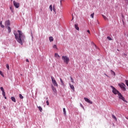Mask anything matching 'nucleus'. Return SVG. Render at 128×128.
I'll return each mask as SVG.
<instances>
[{"mask_svg":"<svg viewBox=\"0 0 128 128\" xmlns=\"http://www.w3.org/2000/svg\"><path fill=\"white\" fill-rule=\"evenodd\" d=\"M14 35L18 42L22 45L23 42H24V40H26V36H24V33L22 31L18 30L14 32Z\"/></svg>","mask_w":128,"mask_h":128,"instance_id":"obj_1","label":"nucleus"},{"mask_svg":"<svg viewBox=\"0 0 128 128\" xmlns=\"http://www.w3.org/2000/svg\"><path fill=\"white\" fill-rule=\"evenodd\" d=\"M62 60L66 62V64H68V62H70V58L67 56H62Z\"/></svg>","mask_w":128,"mask_h":128,"instance_id":"obj_2","label":"nucleus"},{"mask_svg":"<svg viewBox=\"0 0 128 128\" xmlns=\"http://www.w3.org/2000/svg\"><path fill=\"white\" fill-rule=\"evenodd\" d=\"M110 88H112V92H113V94H118V96L120 94V92H118V90H116V88L114 87L113 86H111Z\"/></svg>","mask_w":128,"mask_h":128,"instance_id":"obj_3","label":"nucleus"},{"mask_svg":"<svg viewBox=\"0 0 128 128\" xmlns=\"http://www.w3.org/2000/svg\"><path fill=\"white\" fill-rule=\"evenodd\" d=\"M51 80L52 81V84H53L54 86H58V82H56V79H54V76H51Z\"/></svg>","mask_w":128,"mask_h":128,"instance_id":"obj_4","label":"nucleus"},{"mask_svg":"<svg viewBox=\"0 0 128 128\" xmlns=\"http://www.w3.org/2000/svg\"><path fill=\"white\" fill-rule=\"evenodd\" d=\"M119 86L122 90H126V85L124 83H120L118 84Z\"/></svg>","mask_w":128,"mask_h":128,"instance_id":"obj_5","label":"nucleus"},{"mask_svg":"<svg viewBox=\"0 0 128 128\" xmlns=\"http://www.w3.org/2000/svg\"><path fill=\"white\" fill-rule=\"evenodd\" d=\"M118 96V98L120 100H123V102H126V104H128V101L126 100V98H124V96H122V94H119Z\"/></svg>","mask_w":128,"mask_h":128,"instance_id":"obj_6","label":"nucleus"},{"mask_svg":"<svg viewBox=\"0 0 128 128\" xmlns=\"http://www.w3.org/2000/svg\"><path fill=\"white\" fill-rule=\"evenodd\" d=\"M13 4L16 8H20V3L16 2V1L13 2Z\"/></svg>","mask_w":128,"mask_h":128,"instance_id":"obj_7","label":"nucleus"},{"mask_svg":"<svg viewBox=\"0 0 128 128\" xmlns=\"http://www.w3.org/2000/svg\"><path fill=\"white\" fill-rule=\"evenodd\" d=\"M84 100L85 102H88V104H92V101H91L87 98H84Z\"/></svg>","mask_w":128,"mask_h":128,"instance_id":"obj_8","label":"nucleus"},{"mask_svg":"<svg viewBox=\"0 0 128 128\" xmlns=\"http://www.w3.org/2000/svg\"><path fill=\"white\" fill-rule=\"evenodd\" d=\"M54 56L55 58H58V60H60V55H58V54L57 53H56L54 54Z\"/></svg>","mask_w":128,"mask_h":128,"instance_id":"obj_9","label":"nucleus"},{"mask_svg":"<svg viewBox=\"0 0 128 128\" xmlns=\"http://www.w3.org/2000/svg\"><path fill=\"white\" fill-rule=\"evenodd\" d=\"M70 86V88L71 90H72L73 92H74V85H72V84H69Z\"/></svg>","mask_w":128,"mask_h":128,"instance_id":"obj_10","label":"nucleus"},{"mask_svg":"<svg viewBox=\"0 0 128 128\" xmlns=\"http://www.w3.org/2000/svg\"><path fill=\"white\" fill-rule=\"evenodd\" d=\"M74 28L77 30H80V28H78V24H74Z\"/></svg>","mask_w":128,"mask_h":128,"instance_id":"obj_11","label":"nucleus"},{"mask_svg":"<svg viewBox=\"0 0 128 128\" xmlns=\"http://www.w3.org/2000/svg\"><path fill=\"white\" fill-rule=\"evenodd\" d=\"M6 24L8 26H10V20L6 21Z\"/></svg>","mask_w":128,"mask_h":128,"instance_id":"obj_12","label":"nucleus"},{"mask_svg":"<svg viewBox=\"0 0 128 128\" xmlns=\"http://www.w3.org/2000/svg\"><path fill=\"white\" fill-rule=\"evenodd\" d=\"M52 91L54 92H55V94H56V88L54 87V86H52Z\"/></svg>","mask_w":128,"mask_h":128,"instance_id":"obj_13","label":"nucleus"},{"mask_svg":"<svg viewBox=\"0 0 128 128\" xmlns=\"http://www.w3.org/2000/svg\"><path fill=\"white\" fill-rule=\"evenodd\" d=\"M2 92L3 96L4 98L6 100V92L4 91H2Z\"/></svg>","mask_w":128,"mask_h":128,"instance_id":"obj_14","label":"nucleus"},{"mask_svg":"<svg viewBox=\"0 0 128 128\" xmlns=\"http://www.w3.org/2000/svg\"><path fill=\"white\" fill-rule=\"evenodd\" d=\"M49 40L52 42H54V38L52 36H50L49 38Z\"/></svg>","mask_w":128,"mask_h":128,"instance_id":"obj_15","label":"nucleus"},{"mask_svg":"<svg viewBox=\"0 0 128 128\" xmlns=\"http://www.w3.org/2000/svg\"><path fill=\"white\" fill-rule=\"evenodd\" d=\"M11 100H12L14 102H16V98H14V96H12V98H11Z\"/></svg>","mask_w":128,"mask_h":128,"instance_id":"obj_16","label":"nucleus"},{"mask_svg":"<svg viewBox=\"0 0 128 128\" xmlns=\"http://www.w3.org/2000/svg\"><path fill=\"white\" fill-rule=\"evenodd\" d=\"M60 82L62 84V85L63 86H64V80L62 78H60Z\"/></svg>","mask_w":128,"mask_h":128,"instance_id":"obj_17","label":"nucleus"},{"mask_svg":"<svg viewBox=\"0 0 128 128\" xmlns=\"http://www.w3.org/2000/svg\"><path fill=\"white\" fill-rule=\"evenodd\" d=\"M0 26H1V28H4V26L2 25V22H0Z\"/></svg>","mask_w":128,"mask_h":128,"instance_id":"obj_18","label":"nucleus"},{"mask_svg":"<svg viewBox=\"0 0 128 128\" xmlns=\"http://www.w3.org/2000/svg\"><path fill=\"white\" fill-rule=\"evenodd\" d=\"M7 28L9 33L10 32H12V30L10 29V26H8Z\"/></svg>","mask_w":128,"mask_h":128,"instance_id":"obj_19","label":"nucleus"},{"mask_svg":"<svg viewBox=\"0 0 128 128\" xmlns=\"http://www.w3.org/2000/svg\"><path fill=\"white\" fill-rule=\"evenodd\" d=\"M38 108L40 112H42V107H40V106H39Z\"/></svg>","mask_w":128,"mask_h":128,"instance_id":"obj_20","label":"nucleus"},{"mask_svg":"<svg viewBox=\"0 0 128 128\" xmlns=\"http://www.w3.org/2000/svg\"><path fill=\"white\" fill-rule=\"evenodd\" d=\"M112 118L115 120H118V119H116V116H114V114H112Z\"/></svg>","mask_w":128,"mask_h":128,"instance_id":"obj_21","label":"nucleus"},{"mask_svg":"<svg viewBox=\"0 0 128 128\" xmlns=\"http://www.w3.org/2000/svg\"><path fill=\"white\" fill-rule=\"evenodd\" d=\"M6 68H8V70H10V65H8V64H6Z\"/></svg>","mask_w":128,"mask_h":128,"instance_id":"obj_22","label":"nucleus"},{"mask_svg":"<svg viewBox=\"0 0 128 128\" xmlns=\"http://www.w3.org/2000/svg\"><path fill=\"white\" fill-rule=\"evenodd\" d=\"M63 111L64 114H66V108H63Z\"/></svg>","mask_w":128,"mask_h":128,"instance_id":"obj_23","label":"nucleus"},{"mask_svg":"<svg viewBox=\"0 0 128 128\" xmlns=\"http://www.w3.org/2000/svg\"><path fill=\"white\" fill-rule=\"evenodd\" d=\"M49 8L50 10H51V12H52V6L50 5L49 7Z\"/></svg>","mask_w":128,"mask_h":128,"instance_id":"obj_24","label":"nucleus"},{"mask_svg":"<svg viewBox=\"0 0 128 128\" xmlns=\"http://www.w3.org/2000/svg\"><path fill=\"white\" fill-rule=\"evenodd\" d=\"M102 16L104 18L105 20H108V18H106V16H104V15H102Z\"/></svg>","mask_w":128,"mask_h":128,"instance_id":"obj_25","label":"nucleus"},{"mask_svg":"<svg viewBox=\"0 0 128 128\" xmlns=\"http://www.w3.org/2000/svg\"><path fill=\"white\" fill-rule=\"evenodd\" d=\"M0 74L3 77L4 76V73H2V71H0Z\"/></svg>","mask_w":128,"mask_h":128,"instance_id":"obj_26","label":"nucleus"},{"mask_svg":"<svg viewBox=\"0 0 128 128\" xmlns=\"http://www.w3.org/2000/svg\"><path fill=\"white\" fill-rule=\"evenodd\" d=\"M70 80L72 82L74 83V78H72V77L70 76Z\"/></svg>","mask_w":128,"mask_h":128,"instance_id":"obj_27","label":"nucleus"},{"mask_svg":"<svg viewBox=\"0 0 128 128\" xmlns=\"http://www.w3.org/2000/svg\"><path fill=\"white\" fill-rule=\"evenodd\" d=\"M19 96L20 98H22H22H24V96L22 95V94H20Z\"/></svg>","mask_w":128,"mask_h":128,"instance_id":"obj_28","label":"nucleus"},{"mask_svg":"<svg viewBox=\"0 0 128 128\" xmlns=\"http://www.w3.org/2000/svg\"><path fill=\"white\" fill-rule=\"evenodd\" d=\"M94 13L91 14L90 16L92 18H94Z\"/></svg>","mask_w":128,"mask_h":128,"instance_id":"obj_29","label":"nucleus"},{"mask_svg":"<svg viewBox=\"0 0 128 128\" xmlns=\"http://www.w3.org/2000/svg\"><path fill=\"white\" fill-rule=\"evenodd\" d=\"M53 48H56V49L58 48V47H56V44L54 45Z\"/></svg>","mask_w":128,"mask_h":128,"instance_id":"obj_30","label":"nucleus"},{"mask_svg":"<svg viewBox=\"0 0 128 128\" xmlns=\"http://www.w3.org/2000/svg\"><path fill=\"white\" fill-rule=\"evenodd\" d=\"M107 38L108 39V40H112V38H110V36H108L107 37Z\"/></svg>","mask_w":128,"mask_h":128,"instance_id":"obj_31","label":"nucleus"},{"mask_svg":"<svg viewBox=\"0 0 128 128\" xmlns=\"http://www.w3.org/2000/svg\"><path fill=\"white\" fill-rule=\"evenodd\" d=\"M0 90H2V92H4V88L3 87H0Z\"/></svg>","mask_w":128,"mask_h":128,"instance_id":"obj_32","label":"nucleus"},{"mask_svg":"<svg viewBox=\"0 0 128 128\" xmlns=\"http://www.w3.org/2000/svg\"><path fill=\"white\" fill-rule=\"evenodd\" d=\"M80 106L81 108L84 109V106H82V104H80Z\"/></svg>","mask_w":128,"mask_h":128,"instance_id":"obj_33","label":"nucleus"},{"mask_svg":"<svg viewBox=\"0 0 128 128\" xmlns=\"http://www.w3.org/2000/svg\"><path fill=\"white\" fill-rule=\"evenodd\" d=\"M46 104L47 106H48V104H49L48 100H46Z\"/></svg>","mask_w":128,"mask_h":128,"instance_id":"obj_34","label":"nucleus"},{"mask_svg":"<svg viewBox=\"0 0 128 128\" xmlns=\"http://www.w3.org/2000/svg\"><path fill=\"white\" fill-rule=\"evenodd\" d=\"M87 32H88V34H90V30H88Z\"/></svg>","mask_w":128,"mask_h":128,"instance_id":"obj_35","label":"nucleus"},{"mask_svg":"<svg viewBox=\"0 0 128 128\" xmlns=\"http://www.w3.org/2000/svg\"><path fill=\"white\" fill-rule=\"evenodd\" d=\"M112 74H114V76H116V73L114 72H112Z\"/></svg>","mask_w":128,"mask_h":128,"instance_id":"obj_36","label":"nucleus"},{"mask_svg":"<svg viewBox=\"0 0 128 128\" xmlns=\"http://www.w3.org/2000/svg\"><path fill=\"white\" fill-rule=\"evenodd\" d=\"M26 62H29L28 59H26Z\"/></svg>","mask_w":128,"mask_h":128,"instance_id":"obj_37","label":"nucleus"},{"mask_svg":"<svg viewBox=\"0 0 128 128\" xmlns=\"http://www.w3.org/2000/svg\"><path fill=\"white\" fill-rule=\"evenodd\" d=\"M124 56H126V54H124Z\"/></svg>","mask_w":128,"mask_h":128,"instance_id":"obj_38","label":"nucleus"},{"mask_svg":"<svg viewBox=\"0 0 128 128\" xmlns=\"http://www.w3.org/2000/svg\"><path fill=\"white\" fill-rule=\"evenodd\" d=\"M53 10H54V12H56V8H54Z\"/></svg>","mask_w":128,"mask_h":128,"instance_id":"obj_39","label":"nucleus"},{"mask_svg":"<svg viewBox=\"0 0 128 128\" xmlns=\"http://www.w3.org/2000/svg\"><path fill=\"white\" fill-rule=\"evenodd\" d=\"M60 4H62V0L60 1Z\"/></svg>","mask_w":128,"mask_h":128,"instance_id":"obj_40","label":"nucleus"},{"mask_svg":"<svg viewBox=\"0 0 128 128\" xmlns=\"http://www.w3.org/2000/svg\"><path fill=\"white\" fill-rule=\"evenodd\" d=\"M10 10H12V7H10Z\"/></svg>","mask_w":128,"mask_h":128,"instance_id":"obj_41","label":"nucleus"},{"mask_svg":"<svg viewBox=\"0 0 128 128\" xmlns=\"http://www.w3.org/2000/svg\"><path fill=\"white\" fill-rule=\"evenodd\" d=\"M126 120H128V118H126Z\"/></svg>","mask_w":128,"mask_h":128,"instance_id":"obj_42","label":"nucleus"},{"mask_svg":"<svg viewBox=\"0 0 128 128\" xmlns=\"http://www.w3.org/2000/svg\"><path fill=\"white\" fill-rule=\"evenodd\" d=\"M105 76H106V75L105 74Z\"/></svg>","mask_w":128,"mask_h":128,"instance_id":"obj_43","label":"nucleus"}]
</instances>
